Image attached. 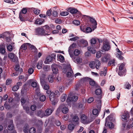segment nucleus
<instances>
[{
	"instance_id": "obj_55",
	"label": "nucleus",
	"mask_w": 133,
	"mask_h": 133,
	"mask_svg": "<svg viewBox=\"0 0 133 133\" xmlns=\"http://www.w3.org/2000/svg\"><path fill=\"white\" fill-rule=\"evenodd\" d=\"M19 88V87L16 85L14 86L12 88V90L13 91H15L18 90Z\"/></svg>"
},
{
	"instance_id": "obj_22",
	"label": "nucleus",
	"mask_w": 133,
	"mask_h": 133,
	"mask_svg": "<svg viewBox=\"0 0 133 133\" xmlns=\"http://www.w3.org/2000/svg\"><path fill=\"white\" fill-rule=\"evenodd\" d=\"M129 115L128 113H124L121 116L122 119L123 121H126Z\"/></svg>"
},
{
	"instance_id": "obj_10",
	"label": "nucleus",
	"mask_w": 133,
	"mask_h": 133,
	"mask_svg": "<svg viewBox=\"0 0 133 133\" xmlns=\"http://www.w3.org/2000/svg\"><path fill=\"white\" fill-rule=\"evenodd\" d=\"M57 66V65L55 64H52L51 66L53 73L54 74H56L58 72Z\"/></svg>"
},
{
	"instance_id": "obj_15",
	"label": "nucleus",
	"mask_w": 133,
	"mask_h": 133,
	"mask_svg": "<svg viewBox=\"0 0 133 133\" xmlns=\"http://www.w3.org/2000/svg\"><path fill=\"white\" fill-rule=\"evenodd\" d=\"M31 85L33 87L36 88L37 89L36 90L38 91L39 92V86L38 85L37 83L36 82H33L31 83Z\"/></svg>"
},
{
	"instance_id": "obj_23",
	"label": "nucleus",
	"mask_w": 133,
	"mask_h": 133,
	"mask_svg": "<svg viewBox=\"0 0 133 133\" xmlns=\"http://www.w3.org/2000/svg\"><path fill=\"white\" fill-rule=\"evenodd\" d=\"M10 124L8 126V128L9 130H11L13 129L14 128V126L13 124V120H10Z\"/></svg>"
},
{
	"instance_id": "obj_9",
	"label": "nucleus",
	"mask_w": 133,
	"mask_h": 133,
	"mask_svg": "<svg viewBox=\"0 0 133 133\" xmlns=\"http://www.w3.org/2000/svg\"><path fill=\"white\" fill-rule=\"evenodd\" d=\"M90 22L93 24L92 25V29L93 30L96 29L97 27V23L96 21L92 18H91L90 19Z\"/></svg>"
},
{
	"instance_id": "obj_35",
	"label": "nucleus",
	"mask_w": 133,
	"mask_h": 133,
	"mask_svg": "<svg viewBox=\"0 0 133 133\" xmlns=\"http://www.w3.org/2000/svg\"><path fill=\"white\" fill-rule=\"evenodd\" d=\"M80 53V51L78 49H75L74 51V54L75 56H78Z\"/></svg>"
},
{
	"instance_id": "obj_59",
	"label": "nucleus",
	"mask_w": 133,
	"mask_h": 133,
	"mask_svg": "<svg viewBox=\"0 0 133 133\" xmlns=\"http://www.w3.org/2000/svg\"><path fill=\"white\" fill-rule=\"evenodd\" d=\"M56 81L58 83L60 82L61 81L62 78L61 77L58 75L57 77L56 78Z\"/></svg>"
},
{
	"instance_id": "obj_12",
	"label": "nucleus",
	"mask_w": 133,
	"mask_h": 133,
	"mask_svg": "<svg viewBox=\"0 0 133 133\" xmlns=\"http://www.w3.org/2000/svg\"><path fill=\"white\" fill-rule=\"evenodd\" d=\"M59 108L62 109V111L63 113L66 114L68 112V108L64 107L63 104L61 105L59 107Z\"/></svg>"
},
{
	"instance_id": "obj_25",
	"label": "nucleus",
	"mask_w": 133,
	"mask_h": 133,
	"mask_svg": "<svg viewBox=\"0 0 133 133\" xmlns=\"http://www.w3.org/2000/svg\"><path fill=\"white\" fill-rule=\"evenodd\" d=\"M96 64V61H92L90 63L89 65L90 68L92 69H94L95 68Z\"/></svg>"
},
{
	"instance_id": "obj_20",
	"label": "nucleus",
	"mask_w": 133,
	"mask_h": 133,
	"mask_svg": "<svg viewBox=\"0 0 133 133\" xmlns=\"http://www.w3.org/2000/svg\"><path fill=\"white\" fill-rule=\"evenodd\" d=\"M87 49L92 54H94L96 52L95 49L92 46H89Z\"/></svg>"
},
{
	"instance_id": "obj_5",
	"label": "nucleus",
	"mask_w": 133,
	"mask_h": 133,
	"mask_svg": "<svg viewBox=\"0 0 133 133\" xmlns=\"http://www.w3.org/2000/svg\"><path fill=\"white\" fill-rule=\"evenodd\" d=\"M8 56L9 58L11 59L12 61L13 62H16L18 60V58L16 56H15V54L13 53H9Z\"/></svg>"
},
{
	"instance_id": "obj_13",
	"label": "nucleus",
	"mask_w": 133,
	"mask_h": 133,
	"mask_svg": "<svg viewBox=\"0 0 133 133\" xmlns=\"http://www.w3.org/2000/svg\"><path fill=\"white\" fill-rule=\"evenodd\" d=\"M53 110L51 109H46L44 112L45 116H48L52 113Z\"/></svg>"
},
{
	"instance_id": "obj_63",
	"label": "nucleus",
	"mask_w": 133,
	"mask_h": 133,
	"mask_svg": "<svg viewBox=\"0 0 133 133\" xmlns=\"http://www.w3.org/2000/svg\"><path fill=\"white\" fill-rule=\"evenodd\" d=\"M121 55V54H119L117 53L116 54V56L117 57L119 58V59L120 60H122L123 59V57Z\"/></svg>"
},
{
	"instance_id": "obj_2",
	"label": "nucleus",
	"mask_w": 133,
	"mask_h": 133,
	"mask_svg": "<svg viewBox=\"0 0 133 133\" xmlns=\"http://www.w3.org/2000/svg\"><path fill=\"white\" fill-rule=\"evenodd\" d=\"M46 93L48 94H50L49 98L52 102V105H55L58 102V99L57 98L55 97V94L54 92H51L50 90H46Z\"/></svg>"
},
{
	"instance_id": "obj_6",
	"label": "nucleus",
	"mask_w": 133,
	"mask_h": 133,
	"mask_svg": "<svg viewBox=\"0 0 133 133\" xmlns=\"http://www.w3.org/2000/svg\"><path fill=\"white\" fill-rule=\"evenodd\" d=\"M21 102L22 105H23L24 109L26 110L27 113H29V108L28 106H24L23 105L25 103L26 100L24 98H22L21 99Z\"/></svg>"
},
{
	"instance_id": "obj_58",
	"label": "nucleus",
	"mask_w": 133,
	"mask_h": 133,
	"mask_svg": "<svg viewBox=\"0 0 133 133\" xmlns=\"http://www.w3.org/2000/svg\"><path fill=\"white\" fill-rule=\"evenodd\" d=\"M43 123L42 121H38V125L37 126L38 127L41 128V127L42 126Z\"/></svg>"
},
{
	"instance_id": "obj_18",
	"label": "nucleus",
	"mask_w": 133,
	"mask_h": 133,
	"mask_svg": "<svg viewBox=\"0 0 133 133\" xmlns=\"http://www.w3.org/2000/svg\"><path fill=\"white\" fill-rule=\"evenodd\" d=\"M36 115L41 118L45 116L44 112L42 110H39L37 111Z\"/></svg>"
},
{
	"instance_id": "obj_3",
	"label": "nucleus",
	"mask_w": 133,
	"mask_h": 133,
	"mask_svg": "<svg viewBox=\"0 0 133 133\" xmlns=\"http://www.w3.org/2000/svg\"><path fill=\"white\" fill-rule=\"evenodd\" d=\"M78 99V97L77 96L69 95L68 96L66 101L68 103L71 102H75L77 101Z\"/></svg>"
},
{
	"instance_id": "obj_46",
	"label": "nucleus",
	"mask_w": 133,
	"mask_h": 133,
	"mask_svg": "<svg viewBox=\"0 0 133 133\" xmlns=\"http://www.w3.org/2000/svg\"><path fill=\"white\" fill-rule=\"evenodd\" d=\"M102 92L101 89H97L95 91V93L97 95H99Z\"/></svg>"
},
{
	"instance_id": "obj_38",
	"label": "nucleus",
	"mask_w": 133,
	"mask_h": 133,
	"mask_svg": "<svg viewBox=\"0 0 133 133\" xmlns=\"http://www.w3.org/2000/svg\"><path fill=\"white\" fill-rule=\"evenodd\" d=\"M32 10L34 11V13L35 14L38 15L40 13V10L38 9L35 8H33Z\"/></svg>"
},
{
	"instance_id": "obj_40",
	"label": "nucleus",
	"mask_w": 133,
	"mask_h": 133,
	"mask_svg": "<svg viewBox=\"0 0 133 133\" xmlns=\"http://www.w3.org/2000/svg\"><path fill=\"white\" fill-rule=\"evenodd\" d=\"M115 60L114 59L110 60L108 63V65L110 66L111 65H114Z\"/></svg>"
},
{
	"instance_id": "obj_44",
	"label": "nucleus",
	"mask_w": 133,
	"mask_h": 133,
	"mask_svg": "<svg viewBox=\"0 0 133 133\" xmlns=\"http://www.w3.org/2000/svg\"><path fill=\"white\" fill-rule=\"evenodd\" d=\"M125 66L124 64V63H122L121 64L120 66L119 67V69L120 72L124 68Z\"/></svg>"
},
{
	"instance_id": "obj_36",
	"label": "nucleus",
	"mask_w": 133,
	"mask_h": 133,
	"mask_svg": "<svg viewBox=\"0 0 133 133\" xmlns=\"http://www.w3.org/2000/svg\"><path fill=\"white\" fill-rule=\"evenodd\" d=\"M97 40H98V39L96 38H92L90 40V43L91 44H95L97 42Z\"/></svg>"
},
{
	"instance_id": "obj_41",
	"label": "nucleus",
	"mask_w": 133,
	"mask_h": 133,
	"mask_svg": "<svg viewBox=\"0 0 133 133\" xmlns=\"http://www.w3.org/2000/svg\"><path fill=\"white\" fill-rule=\"evenodd\" d=\"M48 79L49 82L52 83L53 82L54 78L52 75H50L49 76Z\"/></svg>"
},
{
	"instance_id": "obj_60",
	"label": "nucleus",
	"mask_w": 133,
	"mask_h": 133,
	"mask_svg": "<svg viewBox=\"0 0 133 133\" xmlns=\"http://www.w3.org/2000/svg\"><path fill=\"white\" fill-rule=\"evenodd\" d=\"M78 108L79 109H82L84 107V105L81 103H79L78 104Z\"/></svg>"
},
{
	"instance_id": "obj_11",
	"label": "nucleus",
	"mask_w": 133,
	"mask_h": 133,
	"mask_svg": "<svg viewBox=\"0 0 133 133\" xmlns=\"http://www.w3.org/2000/svg\"><path fill=\"white\" fill-rule=\"evenodd\" d=\"M73 61L76 63L80 64L82 62V58L79 57H75V58H73Z\"/></svg>"
},
{
	"instance_id": "obj_64",
	"label": "nucleus",
	"mask_w": 133,
	"mask_h": 133,
	"mask_svg": "<svg viewBox=\"0 0 133 133\" xmlns=\"http://www.w3.org/2000/svg\"><path fill=\"white\" fill-rule=\"evenodd\" d=\"M92 30L89 27H88L86 29V31L87 33L90 32L92 31Z\"/></svg>"
},
{
	"instance_id": "obj_33",
	"label": "nucleus",
	"mask_w": 133,
	"mask_h": 133,
	"mask_svg": "<svg viewBox=\"0 0 133 133\" xmlns=\"http://www.w3.org/2000/svg\"><path fill=\"white\" fill-rule=\"evenodd\" d=\"M127 127L128 129L133 128V122L132 123H131V122H129V123L127 124Z\"/></svg>"
},
{
	"instance_id": "obj_26",
	"label": "nucleus",
	"mask_w": 133,
	"mask_h": 133,
	"mask_svg": "<svg viewBox=\"0 0 133 133\" xmlns=\"http://www.w3.org/2000/svg\"><path fill=\"white\" fill-rule=\"evenodd\" d=\"M96 63L95 67L98 70L99 68V66L101 65V63L100 61L97 59L96 60Z\"/></svg>"
},
{
	"instance_id": "obj_4",
	"label": "nucleus",
	"mask_w": 133,
	"mask_h": 133,
	"mask_svg": "<svg viewBox=\"0 0 133 133\" xmlns=\"http://www.w3.org/2000/svg\"><path fill=\"white\" fill-rule=\"evenodd\" d=\"M81 122L85 124H87L89 123V121L88 118L84 114H82L81 117Z\"/></svg>"
},
{
	"instance_id": "obj_49",
	"label": "nucleus",
	"mask_w": 133,
	"mask_h": 133,
	"mask_svg": "<svg viewBox=\"0 0 133 133\" xmlns=\"http://www.w3.org/2000/svg\"><path fill=\"white\" fill-rule=\"evenodd\" d=\"M73 23L74 24L76 25H78L80 24V21L77 20H74L73 22Z\"/></svg>"
},
{
	"instance_id": "obj_24",
	"label": "nucleus",
	"mask_w": 133,
	"mask_h": 133,
	"mask_svg": "<svg viewBox=\"0 0 133 133\" xmlns=\"http://www.w3.org/2000/svg\"><path fill=\"white\" fill-rule=\"evenodd\" d=\"M104 70L103 71H100L99 74L101 76H106L107 73V68H104Z\"/></svg>"
},
{
	"instance_id": "obj_19",
	"label": "nucleus",
	"mask_w": 133,
	"mask_h": 133,
	"mask_svg": "<svg viewBox=\"0 0 133 133\" xmlns=\"http://www.w3.org/2000/svg\"><path fill=\"white\" fill-rule=\"evenodd\" d=\"M52 60V57L50 56H48L46 58L44 62V63L46 64H49V62H51Z\"/></svg>"
},
{
	"instance_id": "obj_30",
	"label": "nucleus",
	"mask_w": 133,
	"mask_h": 133,
	"mask_svg": "<svg viewBox=\"0 0 133 133\" xmlns=\"http://www.w3.org/2000/svg\"><path fill=\"white\" fill-rule=\"evenodd\" d=\"M14 47V46H12L10 44H8L6 45L7 49L10 51H12Z\"/></svg>"
},
{
	"instance_id": "obj_39",
	"label": "nucleus",
	"mask_w": 133,
	"mask_h": 133,
	"mask_svg": "<svg viewBox=\"0 0 133 133\" xmlns=\"http://www.w3.org/2000/svg\"><path fill=\"white\" fill-rule=\"evenodd\" d=\"M42 62L41 61H39L37 65V68L38 69H40L42 67Z\"/></svg>"
},
{
	"instance_id": "obj_34",
	"label": "nucleus",
	"mask_w": 133,
	"mask_h": 133,
	"mask_svg": "<svg viewBox=\"0 0 133 133\" xmlns=\"http://www.w3.org/2000/svg\"><path fill=\"white\" fill-rule=\"evenodd\" d=\"M8 32H6L3 34H0V38H4L6 36H8Z\"/></svg>"
},
{
	"instance_id": "obj_56",
	"label": "nucleus",
	"mask_w": 133,
	"mask_h": 133,
	"mask_svg": "<svg viewBox=\"0 0 133 133\" xmlns=\"http://www.w3.org/2000/svg\"><path fill=\"white\" fill-rule=\"evenodd\" d=\"M76 45V44L75 43H73L71 45H70L69 47L68 50H73L72 49L75 47Z\"/></svg>"
},
{
	"instance_id": "obj_61",
	"label": "nucleus",
	"mask_w": 133,
	"mask_h": 133,
	"mask_svg": "<svg viewBox=\"0 0 133 133\" xmlns=\"http://www.w3.org/2000/svg\"><path fill=\"white\" fill-rule=\"evenodd\" d=\"M34 71V69L33 68H31L28 69V72L29 74L31 75L33 73Z\"/></svg>"
},
{
	"instance_id": "obj_14",
	"label": "nucleus",
	"mask_w": 133,
	"mask_h": 133,
	"mask_svg": "<svg viewBox=\"0 0 133 133\" xmlns=\"http://www.w3.org/2000/svg\"><path fill=\"white\" fill-rule=\"evenodd\" d=\"M29 45H30L29 43L24 44L21 46L20 49V50L23 51V50H26L27 49V46H29Z\"/></svg>"
},
{
	"instance_id": "obj_45",
	"label": "nucleus",
	"mask_w": 133,
	"mask_h": 133,
	"mask_svg": "<svg viewBox=\"0 0 133 133\" xmlns=\"http://www.w3.org/2000/svg\"><path fill=\"white\" fill-rule=\"evenodd\" d=\"M70 12L72 14H76L78 11L77 10L75 9H70Z\"/></svg>"
},
{
	"instance_id": "obj_62",
	"label": "nucleus",
	"mask_w": 133,
	"mask_h": 133,
	"mask_svg": "<svg viewBox=\"0 0 133 133\" xmlns=\"http://www.w3.org/2000/svg\"><path fill=\"white\" fill-rule=\"evenodd\" d=\"M36 106L35 105H32L30 107L31 110L33 111L35 110L36 109Z\"/></svg>"
},
{
	"instance_id": "obj_53",
	"label": "nucleus",
	"mask_w": 133,
	"mask_h": 133,
	"mask_svg": "<svg viewBox=\"0 0 133 133\" xmlns=\"http://www.w3.org/2000/svg\"><path fill=\"white\" fill-rule=\"evenodd\" d=\"M39 99L41 101L44 102L46 99V97L44 95H41L40 96Z\"/></svg>"
},
{
	"instance_id": "obj_16",
	"label": "nucleus",
	"mask_w": 133,
	"mask_h": 133,
	"mask_svg": "<svg viewBox=\"0 0 133 133\" xmlns=\"http://www.w3.org/2000/svg\"><path fill=\"white\" fill-rule=\"evenodd\" d=\"M44 22L43 19L41 18H38L36 20L35 22V24H36L41 25Z\"/></svg>"
},
{
	"instance_id": "obj_52",
	"label": "nucleus",
	"mask_w": 133,
	"mask_h": 133,
	"mask_svg": "<svg viewBox=\"0 0 133 133\" xmlns=\"http://www.w3.org/2000/svg\"><path fill=\"white\" fill-rule=\"evenodd\" d=\"M60 15L62 16H66L69 14V12L67 11H63L60 13Z\"/></svg>"
},
{
	"instance_id": "obj_21",
	"label": "nucleus",
	"mask_w": 133,
	"mask_h": 133,
	"mask_svg": "<svg viewBox=\"0 0 133 133\" xmlns=\"http://www.w3.org/2000/svg\"><path fill=\"white\" fill-rule=\"evenodd\" d=\"M81 43L83 47H86L88 45V42L84 39H82L81 41Z\"/></svg>"
},
{
	"instance_id": "obj_7",
	"label": "nucleus",
	"mask_w": 133,
	"mask_h": 133,
	"mask_svg": "<svg viewBox=\"0 0 133 133\" xmlns=\"http://www.w3.org/2000/svg\"><path fill=\"white\" fill-rule=\"evenodd\" d=\"M110 48L109 44L108 43H105L103 44L102 49L105 51H107L110 50Z\"/></svg>"
},
{
	"instance_id": "obj_29",
	"label": "nucleus",
	"mask_w": 133,
	"mask_h": 133,
	"mask_svg": "<svg viewBox=\"0 0 133 133\" xmlns=\"http://www.w3.org/2000/svg\"><path fill=\"white\" fill-rule=\"evenodd\" d=\"M58 57H59V61L61 62H63L64 61V56L61 54L58 55Z\"/></svg>"
},
{
	"instance_id": "obj_1",
	"label": "nucleus",
	"mask_w": 133,
	"mask_h": 133,
	"mask_svg": "<svg viewBox=\"0 0 133 133\" xmlns=\"http://www.w3.org/2000/svg\"><path fill=\"white\" fill-rule=\"evenodd\" d=\"M43 27L45 28V31L43 27L38 28L35 29V34L45 36L49 35L51 34L52 31L51 29L48 25H46Z\"/></svg>"
},
{
	"instance_id": "obj_17",
	"label": "nucleus",
	"mask_w": 133,
	"mask_h": 133,
	"mask_svg": "<svg viewBox=\"0 0 133 133\" xmlns=\"http://www.w3.org/2000/svg\"><path fill=\"white\" fill-rule=\"evenodd\" d=\"M0 52L2 54H6V51L5 48L4 46L2 45L0 46Z\"/></svg>"
},
{
	"instance_id": "obj_32",
	"label": "nucleus",
	"mask_w": 133,
	"mask_h": 133,
	"mask_svg": "<svg viewBox=\"0 0 133 133\" xmlns=\"http://www.w3.org/2000/svg\"><path fill=\"white\" fill-rule=\"evenodd\" d=\"M67 95L65 94H63L61 97V99L62 102H63L65 101Z\"/></svg>"
},
{
	"instance_id": "obj_50",
	"label": "nucleus",
	"mask_w": 133,
	"mask_h": 133,
	"mask_svg": "<svg viewBox=\"0 0 133 133\" xmlns=\"http://www.w3.org/2000/svg\"><path fill=\"white\" fill-rule=\"evenodd\" d=\"M102 55V53L100 51L97 52L96 53V57L98 58H100Z\"/></svg>"
},
{
	"instance_id": "obj_43",
	"label": "nucleus",
	"mask_w": 133,
	"mask_h": 133,
	"mask_svg": "<svg viewBox=\"0 0 133 133\" xmlns=\"http://www.w3.org/2000/svg\"><path fill=\"white\" fill-rule=\"evenodd\" d=\"M79 119V118L78 116H74L73 118V121L75 122H78Z\"/></svg>"
},
{
	"instance_id": "obj_42",
	"label": "nucleus",
	"mask_w": 133,
	"mask_h": 133,
	"mask_svg": "<svg viewBox=\"0 0 133 133\" xmlns=\"http://www.w3.org/2000/svg\"><path fill=\"white\" fill-rule=\"evenodd\" d=\"M74 125L73 124H69L68 126V129L70 130H72L74 128Z\"/></svg>"
},
{
	"instance_id": "obj_47",
	"label": "nucleus",
	"mask_w": 133,
	"mask_h": 133,
	"mask_svg": "<svg viewBox=\"0 0 133 133\" xmlns=\"http://www.w3.org/2000/svg\"><path fill=\"white\" fill-rule=\"evenodd\" d=\"M28 125H25L23 129V131L25 133H26L28 132Z\"/></svg>"
},
{
	"instance_id": "obj_54",
	"label": "nucleus",
	"mask_w": 133,
	"mask_h": 133,
	"mask_svg": "<svg viewBox=\"0 0 133 133\" xmlns=\"http://www.w3.org/2000/svg\"><path fill=\"white\" fill-rule=\"evenodd\" d=\"M65 87L64 86H60L59 87V90L60 92H63L64 91Z\"/></svg>"
},
{
	"instance_id": "obj_57",
	"label": "nucleus",
	"mask_w": 133,
	"mask_h": 133,
	"mask_svg": "<svg viewBox=\"0 0 133 133\" xmlns=\"http://www.w3.org/2000/svg\"><path fill=\"white\" fill-rule=\"evenodd\" d=\"M82 86L79 84H77L75 86V89L76 90H78L79 89L81 88Z\"/></svg>"
},
{
	"instance_id": "obj_31",
	"label": "nucleus",
	"mask_w": 133,
	"mask_h": 133,
	"mask_svg": "<svg viewBox=\"0 0 133 133\" xmlns=\"http://www.w3.org/2000/svg\"><path fill=\"white\" fill-rule=\"evenodd\" d=\"M92 111L93 114L94 115L97 116L99 114L98 111L97 109H93Z\"/></svg>"
},
{
	"instance_id": "obj_48",
	"label": "nucleus",
	"mask_w": 133,
	"mask_h": 133,
	"mask_svg": "<svg viewBox=\"0 0 133 133\" xmlns=\"http://www.w3.org/2000/svg\"><path fill=\"white\" fill-rule=\"evenodd\" d=\"M29 131L30 133H35L36 132V129L34 127L31 128Z\"/></svg>"
},
{
	"instance_id": "obj_8",
	"label": "nucleus",
	"mask_w": 133,
	"mask_h": 133,
	"mask_svg": "<svg viewBox=\"0 0 133 133\" xmlns=\"http://www.w3.org/2000/svg\"><path fill=\"white\" fill-rule=\"evenodd\" d=\"M110 55L109 54H107L105 55L103 57H102L101 60L102 62H106L109 59Z\"/></svg>"
},
{
	"instance_id": "obj_28",
	"label": "nucleus",
	"mask_w": 133,
	"mask_h": 133,
	"mask_svg": "<svg viewBox=\"0 0 133 133\" xmlns=\"http://www.w3.org/2000/svg\"><path fill=\"white\" fill-rule=\"evenodd\" d=\"M29 46L30 47V48L33 51H34L35 52H37V49L34 46L30 44V45H29Z\"/></svg>"
},
{
	"instance_id": "obj_51",
	"label": "nucleus",
	"mask_w": 133,
	"mask_h": 133,
	"mask_svg": "<svg viewBox=\"0 0 133 133\" xmlns=\"http://www.w3.org/2000/svg\"><path fill=\"white\" fill-rule=\"evenodd\" d=\"M27 11V10L26 8H23L22 10L20 11V12L24 14H25L26 13Z\"/></svg>"
},
{
	"instance_id": "obj_27",
	"label": "nucleus",
	"mask_w": 133,
	"mask_h": 133,
	"mask_svg": "<svg viewBox=\"0 0 133 133\" xmlns=\"http://www.w3.org/2000/svg\"><path fill=\"white\" fill-rule=\"evenodd\" d=\"M107 124V125L110 128H113L114 125V124L111 122H107V119H106L105 125Z\"/></svg>"
},
{
	"instance_id": "obj_37",
	"label": "nucleus",
	"mask_w": 133,
	"mask_h": 133,
	"mask_svg": "<svg viewBox=\"0 0 133 133\" xmlns=\"http://www.w3.org/2000/svg\"><path fill=\"white\" fill-rule=\"evenodd\" d=\"M69 54L70 55V57L72 58V59L73 61V58H75V57L74 55L72 54L73 50H68Z\"/></svg>"
}]
</instances>
